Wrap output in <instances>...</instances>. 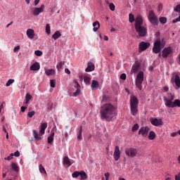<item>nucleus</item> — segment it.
Returning <instances> with one entry per match:
<instances>
[{
    "instance_id": "c03bdc74",
    "label": "nucleus",
    "mask_w": 180,
    "mask_h": 180,
    "mask_svg": "<svg viewBox=\"0 0 180 180\" xmlns=\"http://www.w3.org/2000/svg\"><path fill=\"white\" fill-rule=\"evenodd\" d=\"M34 115H36V112L35 111H31V112H29L27 113V116L29 117H33L34 116Z\"/></svg>"
},
{
    "instance_id": "0eeeda50",
    "label": "nucleus",
    "mask_w": 180,
    "mask_h": 180,
    "mask_svg": "<svg viewBox=\"0 0 180 180\" xmlns=\"http://www.w3.org/2000/svg\"><path fill=\"white\" fill-rule=\"evenodd\" d=\"M44 4L41 5L40 7L37 8H32L31 9L32 11V13L34 16H39V15H40V13H43L44 12Z\"/></svg>"
},
{
    "instance_id": "864d4df0",
    "label": "nucleus",
    "mask_w": 180,
    "mask_h": 180,
    "mask_svg": "<svg viewBox=\"0 0 180 180\" xmlns=\"http://www.w3.org/2000/svg\"><path fill=\"white\" fill-rule=\"evenodd\" d=\"M18 50H20V46H17L14 48V49H13L14 53H16V51H18Z\"/></svg>"
},
{
    "instance_id": "680f3d73",
    "label": "nucleus",
    "mask_w": 180,
    "mask_h": 180,
    "mask_svg": "<svg viewBox=\"0 0 180 180\" xmlns=\"http://www.w3.org/2000/svg\"><path fill=\"white\" fill-rule=\"evenodd\" d=\"M175 180H180V173L175 176Z\"/></svg>"
},
{
    "instance_id": "8fccbe9b",
    "label": "nucleus",
    "mask_w": 180,
    "mask_h": 180,
    "mask_svg": "<svg viewBox=\"0 0 180 180\" xmlns=\"http://www.w3.org/2000/svg\"><path fill=\"white\" fill-rule=\"evenodd\" d=\"M109 8H110V11H115V4H110Z\"/></svg>"
},
{
    "instance_id": "5fc2aeb1",
    "label": "nucleus",
    "mask_w": 180,
    "mask_h": 180,
    "mask_svg": "<svg viewBox=\"0 0 180 180\" xmlns=\"http://www.w3.org/2000/svg\"><path fill=\"white\" fill-rule=\"evenodd\" d=\"M5 105V102L1 104L0 105V113L2 112V109H4Z\"/></svg>"
},
{
    "instance_id": "c9c22d12",
    "label": "nucleus",
    "mask_w": 180,
    "mask_h": 180,
    "mask_svg": "<svg viewBox=\"0 0 180 180\" xmlns=\"http://www.w3.org/2000/svg\"><path fill=\"white\" fill-rule=\"evenodd\" d=\"M25 103L26 105H27V103H29V101H30V99H32V95H30V94H27L25 96Z\"/></svg>"
},
{
    "instance_id": "4468645a",
    "label": "nucleus",
    "mask_w": 180,
    "mask_h": 180,
    "mask_svg": "<svg viewBox=\"0 0 180 180\" xmlns=\"http://www.w3.org/2000/svg\"><path fill=\"white\" fill-rule=\"evenodd\" d=\"M143 26V17L138 15L135 20V28Z\"/></svg>"
},
{
    "instance_id": "f257e3e1",
    "label": "nucleus",
    "mask_w": 180,
    "mask_h": 180,
    "mask_svg": "<svg viewBox=\"0 0 180 180\" xmlns=\"http://www.w3.org/2000/svg\"><path fill=\"white\" fill-rule=\"evenodd\" d=\"M117 113L115 112V106L110 103L104 104L101 107V117L102 120H106V122H110Z\"/></svg>"
},
{
    "instance_id": "6e6d98bb",
    "label": "nucleus",
    "mask_w": 180,
    "mask_h": 180,
    "mask_svg": "<svg viewBox=\"0 0 180 180\" xmlns=\"http://www.w3.org/2000/svg\"><path fill=\"white\" fill-rule=\"evenodd\" d=\"M174 11H176V12H180V4L176 6Z\"/></svg>"
},
{
    "instance_id": "412c9836",
    "label": "nucleus",
    "mask_w": 180,
    "mask_h": 180,
    "mask_svg": "<svg viewBox=\"0 0 180 180\" xmlns=\"http://www.w3.org/2000/svg\"><path fill=\"white\" fill-rule=\"evenodd\" d=\"M99 88V82L96 80H92L91 82V89L92 91H95V89H98Z\"/></svg>"
},
{
    "instance_id": "7ed1b4c3",
    "label": "nucleus",
    "mask_w": 180,
    "mask_h": 180,
    "mask_svg": "<svg viewBox=\"0 0 180 180\" xmlns=\"http://www.w3.org/2000/svg\"><path fill=\"white\" fill-rule=\"evenodd\" d=\"M165 46V42H164V38H158L154 43L153 47V51L155 54L161 53V50Z\"/></svg>"
},
{
    "instance_id": "a878e982",
    "label": "nucleus",
    "mask_w": 180,
    "mask_h": 180,
    "mask_svg": "<svg viewBox=\"0 0 180 180\" xmlns=\"http://www.w3.org/2000/svg\"><path fill=\"white\" fill-rule=\"evenodd\" d=\"M54 141V131H51V135L48 137L49 144H51Z\"/></svg>"
},
{
    "instance_id": "58836bf2",
    "label": "nucleus",
    "mask_w": 180,
    "mask_h": 180,
    "mask_svg": "<svg viewBox=\"0 0 180 180\" xmlns=\"http://www.w3.org/2000/svg\"><path fill=\"white\" fill-rule=\"evenodd\" d=\"M14 82H15V79H10L8 80L7 83L6 84V86H11V85H12V84H13Z\"/></svg>"
},
{
    "instance_id": "052dcab7",
    "label": "nucleus",
    "mask_w": 180,
    "mask_h": 180,
    "mask_svg": "<svg viewBox=\"0 0 180 180\" xmlns=\"http://www.w3.org/2000/svg\"><path fill=\"white\" fill-rule=\"evenodd\" d=\"M65 72L66 74H68V75H70L71 74V71H70L68 69L65 68Z\"/></svg>"
},
{
    "instance_id": "bf43d9fd",
    "label": "nucleus",
    "mask_w": 180,
    "mask_h": 180,
    "mask_svg": "<svg viewBox=\"0 0 180 180\" xmlns=\"http://www.w3.org/2000/svg\"><path fill=\"white\" fill-rule=\"evenodd\" d=\"M15 157H19L20 155V153L17 150L15 153H14Z\"/></svg>"
},
{
    "instance_id": "4be33fe9",
    "label": "nucleus",
    "mask_w": 180,
    "mask_h": 180,
    "mask_svg": "<svg viewBox=\"0 0 180 180\" xmlns=\"http://www.w3.org/2000/svg\"><path fill=\"white\" fill-rule=\"evenodd\" d=\"M63 165H67L68 167H71L72 163H71V161L70 160V158H68V156H65L63 158Z\"/></svg>"
},
{
    "instance_id": "69168bd1",
    "label": "nucleus",
    "mask_w": 180,
    "mask_h": 180,
    "mask_svg": "<svg viewBox=\"0 0 180 180\" xmlns=\"http://www.w3.org/2000/svg\"><path fill=\"white\" fill-rule=\"evenodd\" d=\"M39 2H40V0H34V6H37V5H39Z\"/></svg>"
},
{
    "instance_id": "cd10ccee",
    "label": "nucleus",
    "mask_w": 180,
    "mask_h": 180,
    "mask_svg": "<svg viewBox=\"0 0 180 180\" xmlns=\"http://www.w3.org/2000/svg\"><path fill=\"white\" fill-rule=\"evenodd\" d=\"M45 74L48 76L54 75V74H56V70L53 69H48L45 71Z\"/></svg>"
},
{
    "instance_id": "37998d69",
    "label": "nucleus",
    "mask_w": 180,
    "mask_h": 180,
    "mask_svg": "<svg viewBox=\"0 0 180 180\" xmlns=\"http://www.w3.org/2000/svg\"><path fill=\"white\" fill-rule=\"evenodd\" d=\"M80 172H74L72 174V178H78L79 176Z\"/></svg>"
},
{
    "instance_id": "6e6552de",
    "label": "nucleus",
    "mask_w": 180,
    "mask_h": 180,
    "mask_svg": "<svg viewBox=\"0 0 180 180\" xmlns=\"http://www.w3.org/2000/svg\"><path fill=\"white\" fill-rule=\"evenodd\" d=\"M136 32L139 34V37H146L147 36V28L145 27H138L135 28Z\"/></svg>"
},
{
    "instance_id": "9b49d317",
    "label": "nucleus",
    "mask_w": 180,
    "mask_h": 180,
    "mask_svg": "<svg viewBox=\"0 0 180 180\" xmlns=\"http://www.w3.org/2000/svg\"><path fill=\"white\" fill-rule=\"evenodd\" d=\"M172 53V49L171 46H169L167 48H165L163 51H162V57L163 58H168V56Z\"/></svg>"
},
{
    "instance_id": "e2e57ef3",
    "label": "nucleus",
    "mask_w": 180,
    "mask_h": 180,
    "mask_svg": "<svg viewBox=\"0 0 180 180\" xmlns=\"http://www.w3.org/2000/svg\"><path fill=\"white\" fill-rule=\"evenodd\" d=\"M2 130L4 133L7 134L8 133V130H6V128L4 127V125L2 127Z\"/></svg>"
},
{
    "instance_id": "2eb2a0df",
    "label": "nucleus",
    "mask_w": 180,
    "mask_h": 180,
    "mask_svg": "<svg viewBox=\"0 0 180 180\" xmlns=\"http://www.w3.org/2000/svg\"><path fill=\"white\" fill-rule=\"evenodd\" d=\"M73 82L75 84V88H76V89H77L75 93H73V96H78V95H79V94H81V89H79V88H81V86L77 82V80H75Z\"/></svg>"
},
{
    "instance_id": "49530a36",
    "label": "nucleus",
    "mask_w": 180,
    "mask_h": 180,
    "mask_svg": "<svg viewBox=\"0 0 180 180\" xmlns=\"http://www.w3.org/2000/svg\"><path fill=\"white\" fill-rule=\"evenodd\" d=\"M46 132V129L40 127L39 129V136H43V134H44V133Z\"/></svg>"
},
{
    "instance_id": "2f4dec72",
    "label": "nucleus",
    "mask_w": 180,
    "mask_h": 180,
    "mask_svg": "<svg viewBox=\"0 0 180 180\" xmlns=\"http://www.w3.org/2000/svg\"><path fill=\"white\" fill-rule=\"evenodd\" d=\"M33 133H34V139H35V140H41V136H39V132H37V130H33Z\"/></svg>"
},
{
    "instance_id": "a19ab883",
    "label": "nucleus",
    "mask_w": 180,
    "mask_h": 180,
    "mask_svg": "<svg viewBox=\"0 0 180 180\" xmlns=\"http://www.w3.org/2000/svg\"><path fill=\"white\" fill-rule=\"evenodd\" d=\"M51 32V31L50 30V24H46V33L47 34H50Z\"/></svg>"
},
{
    "instance_id": "4d7b16f0",
    "label": "nucleus",
    "mask_w": 180,
    "mask_h": 180,
    "mask_svg": "<svg viewBox=\"0 0 180 180\" xmlns=\"http://www.w3.org/2000/svg\"><path fill=\"white\" fill-rule=\"evenodd\" d=\"M172 137H176L178 136V132H173L171 134Z\"/></svg>"
},
{
    "instance_id": "338daca9",
    "label": "nucleus",
    "mask_w": 180,
    "mask_h": 180,
    "mask_svg": "<svg viewBox=\"0 0 180 180\" xmlns=\"http://www.w3.org/2000/svg\"><path fill=\"white\" fill-rule=\"evenodd\" d=\"M77 139L78 140H81V139H82V134H78Z\"/></svg>"
},
{
    "instance_id": "4c0bfd02",
    "label": "nucleus",
    "mask_w": 180,
    "mask_h": 180,
    "mask_svg": "<svg viewBox=\"0 0 180 180\" xmlns=\"http://www.w3.org/2000/svg\"><path fill=\"white\" fill-rule=\"evenodd\" d=\"M129 22H130V23H133V22H134V20H136L134 19V15L130 13V14L129 15Z\"/></svg>"
},
{
    "instance_id": "de8ad7c7",
    "label": "nucleus",
    "mask_w": 180,
    "mask_h": 180,
    "mask_svg": "<svg viewBox=\"0 0 180 180\" xmlns=\"http://www.w3.org/2000/svg\"><path fill=\"white\" fill-rule=\"evenodd\" d=\"M40 127L46 130L47 129V123H41Z\"/></svg>"
},
{
    "instance_id": "bb28decb",
    "label": "nucleus",
    "mask_w": 180,
    "mask_h": 180,
    "mask_svg": "<svg viewBox=\"0 0 180 180\" xmlns=\"http://www.w3.org/2000/svg\"><path fill=\"white\" fill-rule=\"evenodd\" d=\"M59 37H61V32H60V31H56L52 35V39H53L54 40H57V39H59Z\"/></svg>"
},
{
    "instance_id": "09e8293b",
    "label": "nucleus",
    "mask_w": 180,
    "mask_h": 180,
    "mask_svg": "<svg viewBox=\"0 0 180 180\" xmlns=\"http://www.w3.org/2000/svg\"><path fill=\"white\" fill-rule=\"evenodd\" d=\"M126 78H127L126 74L122 73V74L120 75V79H123V81L126 80Z\"/></svg>"
},
{
    "instance_id": "79ce46f5",
    "label": "nucleus",
    "mask_w": 180,
    "mask_h": 180,
    "mask_svg": "<svg viewBox=\"0 0 180 180\" xmlns=\"http://www.w3.org/2000/svg\"><path fill=\"white\" fill-rule=\"evenodd\" d=\"M34 54H35V56H37V57H40V56H43V52L41 51L37 50V51H34Z\"/></svg>"
},
{
    "instance_id": "774afa93",
    "label": "nucleus",
    "mask_w": 180,
    "mask_h": 180,
    "mask_svg": "<svg viewBox=\"0 0 180 180\" xmlns=\"http://www.w3.org/2000/svg\"><path fill=\"white\" fill-rule=\"evenodd\" d=\"M25 110H26V108L24 106L21 107V112H25Z\"/></svg>"
},
{
    "instance_id": "dca6fc26",
    "label": "nucleus",
    "mask_w": 180,
    "mask_h": 180,
    "mask_svg": "<svg viewBox=\"0 0 180 180\" xmlns=\"http://www.w3.org/2000/svg\"><path fill=\"white\" fill-rule=\"evenodd\" d=\"M151 124L153 126H162V120L161 119H157V118H153L150 120Z\"/></svg>"
},
{
    "instance_id": "5701e85b",
    "label": "nucleus",
    "mask_w": 180,
    "mask_h": 180,
    "mask_svg": "<svg viewBox=\"0 0 180 180\" xmlns=\"http://www.w3.org/2000/svg\"><path fill=\"white\" fill-rule=\"evenodd\" d=\"M138 108L139 106H130L131 113L133 116H136L137 115V112H139Z\"/></svg>"
},
{
    "instance_id": "393cba45",
    "label": "nucleus",
    "mask_w": 180,
    "mask_h": 180,
    "mask_svg": "<svg viewBox=\"0 0 180 180\" xmlns=\"http://www.w3.org/2000/svg\"><path fill=\"white\" fill-rule=\"evenodd\" d=\"M139 68H140V65H139V63H135L131 68L132 72L136 74V72L139 71Z\"/></svg>"
},
{
    "instance_id": "f3484780",
    "label": "nucleus",
    "mask_w": 180,
    "mask_h": 180,
    "mask_svg": "<svg viewBox=\"0 0 180 180\" xmlns=\"http://www.w3.org/2000/svg\"><path fill=\"white\" fill-rule=\"evenodd\" d=\"M130 106H139V100L135 96L130 97Z\"/></svg>"
},
{
    "instance_id": "ea45409f",
    "label": "nucleus",
    "mask_w": 180,
    "mask_h": 180,
    "mask_svg": "<svg viewBox=\"0 0 180 180\" xmlns=\"http://www.w3.org/2000/svg\"><path fill=\"white\" fill-rule=\"evenodd\" d=\"M50 86H51V88H56V79L50 80Z\"/></svg>"
},
{
    "instance_id": "1a4fd4ad",
    "label": "nucleus",
    "mask_w": 180,
    "mask_h": 180,
    "mask_svg": "<svg viewBox=\"0 0 180 180\" xmlns=\"http://www.w3.org/2000/svg\"><path fill=\"white\" fill-rule=\"evenodd\" d=\"M125 154L127 157H136L137 155V149L134 148H130L125 150Z\"/></svg>"
},
{
    "instance_id": "6ab92c4d",
    "label": "nucleus",
    "mask_w": 180,
    "mask_h": 180,
    "mask_svg": "<svg viewBox=\"0 0 180 180\" xmlns=\"http://www.w3.org/2000/svg\"><path fill=\"white\" fill-rule=\"evenodd\" d=\"M94 70H95V65L93 63L89 62L88 63L87 68H86V72H91L94 71Z\"/></svg>"
},
{
    "instance_id": "c756f323",
    "label": "nucleus",
    "mask_w": 180,
    "mask_h": 180,
    "mask_svg": "<svg viewBox=\"0 0 180 180\" xmlns=\"http://www.w3.org/2000/svg\"><path fill=\"white\" fill-rule=\"evenodd\" d=\"M79 176L81 177V180H85L86 178H88L86 173H85L84 171H80Z\"/></svg>"
},
{
    "instance_id": "9d476101",
    "label": "nucleus",
    "mask_w": 180,
    "mask_h": 180,
    "mask_svg": "<svg viewBox=\"0 0 180 180\" xmlns=\"http://www.w3.org/2000/svg\"><path fill=\"white\" fill-rule=\"evenodd\" d=\"M148 131H150L148 127H142L140 128L138 134L141 135L142 137H147Z\"/></svg>"
},
{
    "instance_id": "ddd939ff",
    "label": "nucleus",
    "mask_w": 180,
    "mask_h": 180,
    "mask_svg": "<svg viewBox=\"0 0 180 180\" xmlns=\"http://www.w3.org/2000/svg\"><path fill=\"white\" fill-rule=\"evenodd\" d=\"M113 157L115 161H119V159L120 158V148L119 146H115Z\"/></svg>"
},
{
    "instance_id": "3c124183",
    "label": "nucleus",
    "mask_w": 180,
    "mask_h": 180,
    "mask_svg": "<svg viewBox=\"0 0 180 180\" xmlns=\"http://www.w3.org/2000/svg\"><path fill=\"white\" fill-rule=\"evenodd\" d=\"M176 22H180V15L177 18L172 20V23H176Z\"/></svg>"
},
{
    "instance_id": "7c9ffc66",
    "label": "nucleus",
    "mask_w": 180,
    "mask_h": 180,
    "mask_svg": "<svg viewBox=\"0 0 180 180\" xmlns=\"http://www.w3.org/2000/svg\"><path fill=\"white\" fill-rule=\"evenodd\" d=\"M84 81L86 85H89L91 84V78L88 75L84 76Z\"/></svg>"
},
{
    "instance_id": "e433bc0d",
    "label": "nucleus",
    "mask_w": 180,
    "mask_h": 180,
    "mask_svg": "<svg viewBox=\"0 0 180 180\" xmlns=\"http://www.w3.org/2000/svg\"><path fill=\"white\" fill-rule=\"evenodd\" d=\"M159 21L160 22V23H162V25H165V23H167V18L165 17H160L159 18Z\"/></svg>"
},
{
    "instance_id": "f8f14e48",
    "label": "nucleus",
    "mask_w": 180,
    "mask_h": 180,
    "mask_svg": "<svg viewBox=\"0 0 180 180\" xmlns=\"http://www.w3.org/2000/svg\"><path fill=\"white\" fill-rule=\"evenodd\" d=\"M149 46H150V43L141 41L139 45V50H140L141 51H145V50H147V49H148Z\"/></svg>"
},
{
    "instance_id": "0e129e2a",
    "label": "nucleus",
    "mask_w": 180,
    "mask_h": 180,
    "mask_svg": "<svg viewBox=\"0 0 180 180\" xmlns=\"http://www.w3.org/2000/svg\"><path fill=\"white\" fill-rule=\"evenodd\" d=\"M105 179H109V176H110V174L109 172L105 173Z\"/></svg>"
},
{
    "instance_id": "b1692460",
    "label": "nucleus",
    "mask_w": 180,
    "mask_h": 180,
    "mask_svg": "<svg viewBox=\"0 0 180 180\" xmlns=\"http://www.w3.org/2000/svg\"><path fill=\"white\" fill-rule=\"evenodd\" d=\"M93 27L94 32H98L99 27H101V24L98 22V21H96L93 23Z\"/></svg>"
},
{
    "instance_id": "20e7f679",
    "label": "nucleus",
    "mask_w": 180,
    "mask_h": 180,
    "mask_svg": "<svg viewBox=\"0 0 180 180\" xmlns=\"http://www.w3.org/2000/svg\"><path fill=\"white\" fill-rule=\"evenodd\" d=\"M170 82L176 89H179V88H180V77L176 73L172 74Z\"/></svg>"
},
{
    "instance_id": "423d86ee",
    "label": "nucleus",
    "mask_w": 180,
    "mask_h": 180,
    "mask_svg": "<svg viewBox=\"0 0 180 180\" xmlns=\"http://www.w3.org/2000/svg\"><path fill=\"white\" fill-rule=\"evenodd\" d=\"M148 19L153 26H157V25H158V18L155 15V13H154V11H149Z\"/></svg>"
},
{
    "instance_id": "603ef678",
    "label": "nucleus",
    "mask_w": 180,
    "mask_h": 180,
    "mask_svg": "<svg viewBox=\"0 0 180 180\" xmlns=\"http://www.w3.org/2000/svg\"><path fill=\"white\" fill-rule=\"evenodd\" d=\"M77 134H82V127H80L78 129Z\"/></svg>"
},
{
    "instance_id": "f03ea898",
    "label": "nucleus",
    "mask_w": 180,
    "mask_h": 180,
    "mask_svg": "<svg viewBox=\"0 0 180 180\" xmlns=\"http://www.w3.org/2000/svg\"><path fill=\"white\" fill-rule=\"evenodd\" d=\"M167 95V97H163L165 106H167V108H180L179 99H176L174 100V101H174V99H175V94L168 93Z\"/></svg>"
},
{
    "instance_id": "c85d7f7f",
    "label": "nucleus",
    "mask_w": 180,
    "mask_h": 180,
    "mask_svg": "<svg viewBox=\"0 0 180 180\" xmlns=\"http://www.w3.org/2000/svg\"><path fill=\"white\" fill-rule=\"evenodd\" d=\"M11 168L15 172H19V167L15 162L11 163Z\"/></svg>"
},
{
    "instance_id": "a211bd4d",
    "label": "nucleus",
    "mask_w": 180,
    "mask_h": 180,
    "mask_svg": "<svg viewBox=\"0 0 180 180\" xmlns=\"http://www.w3.org/2000/svg\"><path fill=\"white\" fill-rule=\"evenodd\" d=\"M30 70H31V71H39V70H40V64H39L37 62H35L32 64V65H31Z\"/></svg>"
},
{
    "instance_id": "39448f33",
    "label": "nucleus",
    "mask_w": 180,
    "mask_h": 180,
    "mask_svg": "<svg viewBox=\"0 0 180 180\" xmlns=\"http://www.w3.org/2000/svg\"><path fill=\"white\" fill-rule=\"evenodd\" d=\"M143 81H144V72H139L135 80L136 86L139 88V91H141V88H143Z\"/></svg>"
},
{
    "instance_id": "a18cd8bd",
    "label": "nucleus",
    "mask_w": 180,
    "mask_h": 180,
    "mask_svg": "<svg viewBox=\"0 0 180 180\" xmlns=\"http://www.w3.org/2000/svg\"><path fill=\"white\" fill-rule=\"evenodd\" d=\"M139 130V124H135L132 127V131Z\"/></svg>"
},
{
    "instance_id": "13d9d810",
    "label": "nucleus",
    "mask_w": 180,
    "mask_h": 180,
    "mask_svg": "<svg viewBox=\"0 0 180 180\" xmlns=\"http://www.w3.org/2000/svg\"><path fill=\"white\" fill-rule=\"evenodd\" d=\"M12 156L8 155L7 158H5L4 160H6L7 161H11L12 160Z\"/></svg>"
},
{
    "instance_id": "f704fd0d",
    "label": "nucleus",
    "mask_w": 180,
    "mask_h": 180,
    "mask_svg": "<svg viewBox=\"0 0 180 180\" xmlns=\"http://www.w3.org/2000/svg\"><path fill=\"white\" fill-rule=\"evenodd\" d=\"M64 64H65V62H60V63H58L57 65H56V68L57 70H61L63 68V65H64Z\"/></svg>"
},
{
    "instance_id": "473e14b6",
    "label": "nucleus",
    "mask_w": 180,
    "mask_h": 180,
    "mask_svg": "<svg viewBox=\"0 0 180 180\" xmlns=\"http://www.w3.org/2000/svg\"><path fill=\"white\" fill-rule=\"evenodd\" d=\"M148 139L149 140H154V139H155V132H154L153 131H150Z\"/></svg>"
},
{
    "instance_id": "72a5a7b5",
    "label": "nucleus",
    "mask_w": 180,
    "mask_h": 180,
    "mask_svg": "<svg viewBox=\"0 0 180 180\" xmlns=\"http://www.w3.org/2000/svg\"><path fill=\"white\" fill-rule=\"evenodd\" d=\"M39 169L41 174H47V172H46V169H44V167H43V165H39Z\"/></svg>"
},
{
    "instance_id": "aec40b11",
    "label": "nucleus",
    "mask_w": 180,
    "mask_h": 180,
    "mask_svg": "<svg viewBox=\"0 0 180 180\" xmlns=\"http://www.w3.org/2000/svg\"><path fill=\"white\" fill-rule=\"evenodd\" d=\"M27 36L28 39H34V30L32 29H28L27 30Z\"/></svg>"
}]
</instances>
